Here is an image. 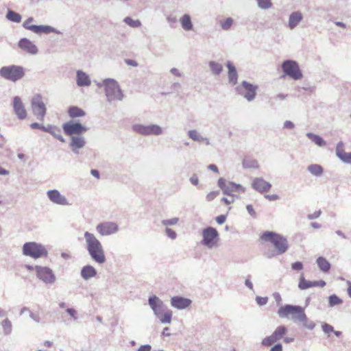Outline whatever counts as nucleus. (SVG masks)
<instances>
[{
  "mask_svg": "<svg viewBox=\"0 0 351 351\" xmlns=\"http://www.w3.org/2000/svg\"><path fill=\"white\" fill-rule=\"evenodd\" d=\"M260 241L265 245L264 254L267 258L284 254L289 248L287 239L272 231H265L260 236Z\"/></svg>",
  "mask_w": 351,
  "mask_h": 351,
  "instance_id": "obj_1",
  "label": "nucleus"
},
{
  "mask_svg": "<svg viewBox=\"0 0 351 351\" xmlns=\"http://www.w3.org/2000/svg\"><path fill=\"white\" fill-rule=\"evenodd\" d=\"M84 235L88 244V251L92 258L99 264L105 263L106 257L101 243L89 232H86Z\"/></svg>",
  "mask_w": 351,
  "mask_h": 351,
  "instance_id": "obj_2",
  "label": "nucleus"
},
{
  "mask_svg": "<svg viewBox=\"0 0 351 351\" xmlns=\"http://www.w3.org/2000/svg\"><path fill=\"white\" fill-rule=\"evenodd\" d=\"M278 313L281 318L291 316L292 319L300 322H304L307 318L303 307L300 306L290 304L282 306L279 308Z\"/></svg>",
  "mask_w": 351,
  "mask_h": 351,
  "instance_id": "obj_3",
  "label": "nucleus"
},
{
  "mask_svg": "<svg viewBox=\"0 0 351 351\" xmlns=\"http://www.w3.org/2000/svg\"><path fill=\"white\" fill-rule=\"evenodd\" d=\"M25 74L23 66L11 65L3 66L0 69V75L11 82H16L23 78Z\"/></svg>",
  "mask_w": 351,
  "mask_h": 351,
  "instance_id": "obj_4",
  "label": "nucleus"
},
{
  "mask_svg": "<svg viewBox=\"0 0 351 351\" xmlns=\"http://www.w3.org/2000/svg\"><path fill=\"white\" fill-rule=\"evenodd\" d=\"M23 253L25 256H31L34 258L46 257L47 251L43 245L36 243H26L23 246Z\"/></svg>",
  "mask_w": 351,
  "mask_h": 351,
  "instance_id": "obj_5",
  "label": "nucleus"
},
{
  "mask_svg": "<svg viewBox=\"0 0 351 351\" xmlns=\"http://www.w3.org/2000/svg\"><path fill=\"white\" fill-rule=\"evenodd\" d=\"M202 244L212 248L217 245L219 241L218 231L212 227H208L202 230Z\"/></svg>",
  "mask_w": 351,
  "mask_h": 351,
  "instance_id": "obj_6",
  "label": "nucleus"
},
{
  "mask_svg": "<svg viewBox=\"0 0 351 351\" xmlns=\"http://www.w3.org/2000/svg\"><path fill=\"white\" fill-rule=\"evenodd\" d=\"M106 94L108 101L120 100L123 98V93L114 80H106L104 82Z\"/></svg>",
  "mask_w": 351,
  "mask_h": 351,
  "instance_id": "obj_7",
  "label": "nucleus"
},
{
  "mask_svg": "<svg viewBox=\"0 0 351 351\" xmlns=\"http://www.w3.org/2000/svg\"><path fill=\"white\" fill-rule=\"evenodd\" d=\"M282 69L285 75L293 78L294 80H299L302 77V73L296 62L287 60L283 62Z\"/></svg>",
  "mask_w": 351,
  "mask_h": 351,
  "instance_id": "obj_8",
  "label": "nucleus"
},
{
  "mask_svg": "<svg viewBox=\"0 0 351 351\" xmlns=\"http://www.w3.org/2000/svg\"><path fill=\"white\" fill-rule=\"evenodd\" d=\"M31 105L34 114L38 119L43 121L46 114V108L42 96L39 94L34 95L32 99Z\"/></svg>",
  "mask_w": 351,
  "mask_h": 351,
  "instance_id": "obj_9",
  "label": "nucleus"
},
{
  "mask_svg": "<svg viewBox=\"0 0 351 351\" xmlns=\"http://www.w3.org/2000/svg\"><path fill=\"white\" fill-rule=\"evenodd\" d=\"M287 332V327L283 325L279 326L270 336L267 337L263 340L262 344L264 346H270L278 340L282 339Z\"/></svg>",
  "mask_w": 351,
  "mask_h": 351,
  "instance_id": "obj_10",
  "label": "nucleus"
},
{
  "mask_svg": "<svg viewBox=\"0 0 351 351\" xmlns=\"http://www.w3.org/2000/svg\"><path fill=\"white\" fill-rule=\"evenodd\" d=\"M64 134L67 136H72L74 134H81L86 132V126L81 125V123L75 121H68L63 124Z\"/></svg>",
  "mask_w": 351,
  "mask_h": 351,
  "instance_id": "obj_11",
  "label": "nucleus"
},
{
  "mask_svg": "<svg viewBox=\"0 0 351 351\" xmlns=\"http://www.w3.org/2000/svg\"><path fill=\"white\" fill-rule=\"evenodd\" d=\"M133 130L142 135H159L162 133V129L158 125H133Z\"/></svg>",
  "mask_w": 351,
  "mask_h": 351,
  "instance_id": "obj_12",
  "label": "nucleus"
},
{
  "mask_svg": "<svg viewBox=\"0 0 351 351\" xmlns=\"http://www.w3.org/2000/svg\"><path fill=\"white\" fill-rule=\"evenodd\" d=\"M37 277L45 283H53L56 280V276L53 271L48 267H35Z\"/></svg>",
  "mask_w": 351,
  "mask_h": 351,
  "instance_id": "obj_13",
  "label": "nucleus"
},
{
  "mask_svg": "<svg viewBox=\"0 0 351 351\" xmlns=\"http://www.w3.org/2000/svg\"><path fill=\"white\" fill-rule=\"evenodd\" d=\"M237 89L241 94L244 95L245 98L250 101L256 97L257 86L246 82H243L241 86L237 87Z\"/></svg>",
  "mask_w": 351,
  "mask_h": 351,
  "instance_id": "obj_14",
  "label": "nucleus"
},
{
  "mask_svg": "<svg viewBox=\"0 0 351 351\" xmlns=\"http://www.w3.org/2000/svg\"><path fill=\"white\" fill-rule=\"evenodd\" d=\"M326 285V282L323 280L315 281L307 280L304 277V274H302L300 277L298 287L301 290H305L312 287L323 288L325 287Z\"/></svg>",
  "mask_w": 351,
  "mask_h": 351,
  "instance_id": "obj_15",
  "label": "nucleus"
},
{
  "mask_svg": "<svg viewBox=\"0 0 351 351\" xmlns=\"http://www.w3.org/2000/svg\"><path fill=\"white\" fill-rule=\"evenodd\" d=\"M219 186L222 188L224 194L228 195H234L235 193L241 194L245 191V187L241 184H237L234 182L223 183L219 182Z\"/></svg>",
  "mask_w": 351,
  "mask_h": 351,
  "instance_id": "obj_16",
  "label": "nucleus"
},
{
  "mask_svg": "<svg viewBox=\"0 0 351 351\" xmlns=\"http://www.w3.org/2000/svg\"><path fill=\"white\" fill-rule=\"evenodd\" d=\"M118 226L113 222H104L98 224L96 227L97 231L101 235H110L118 231Z\"/></svg>",
  "mask_w": 351,
  "mask_h": 351,
  "instance_id": "obj_17",
  "label": "nucleus"
},
{
  "mask_svg": "<svg viewBox=\"0 0 351 351\" xmlns=\"http://www.w3.org/2000/svg\"><path fill=\"white\" fill-rule=\"evenodd\" d=\"M252 186L260 193H266L270 190L271 184L262 178H256L253 180Z\"/></svg>",
  "mask_w": 351,
  "mask_h": 351,
  "instance_id": "obj_18",
  "label": "nucleus"
},
{
  "mask_svg": "<svg viewBox=\"0 0 351 351\" xmlns=\"http://www.w3.org/2000/svg\"><path fill=\"white\" fill-rule=\"evenodd\" d=\"M13 108L14 112L20 119H23L26 117L27 113L25 107L19 97H15L13 100Z\"/></svg>",
  "mask_w": 351,
  "mask_h": 351,
  "instance_id": "obj_19",
  "label": "nucleus"
},
{
  "mask_svg": "<svg viewBox=\"0 0 351 351\" xmlns=\"http://www.w3.org/2000/svg\"><path fill=\"white\" fill-rule=\"evenodd\" d=\"M191 302L190 299L179 296L173 297L171 300V305L177 309H184V308L189 306Z\"/></svg>",
  "mask_w": 351,
  "mask_h": 351,
  "instance_id": "obj_20",
  "label": "nucleus"
},
{
  "mask_svg": "<svg viewBox=\"0 0 351 351\" xmlns=\"http://www.w3.org/2000/svg\"><path fill=\"white\" fill-rule=\"evenodd\" d=\"M49 199L53 203L65 205L66 204V199L58 190H50L47 191Z\"/></svg>",
  "mask_w": 351,
  "mask_h": 351,
  "instance_id": "obj_21",
  "label": "nucleus"
},
{
  "mask_svg": "<svg viewBox=\"0 0 351 351\" xmlns=\"http://www.w3.org/2000/svg\"><path fill=\"white\" fill-rule=\"evenodd\" d=\"M19 46L23 51L32 54H35L38 52L37 47L32 42L26 38L21 40L19 43Z\"/></svg>",
  "mask_w": 351,
  "mask_h": 351,
  "instance_id": "obj_22",
  "label": "nucleus"
},
{
  "mask_svg": "<svg viewBox=\"0 0 351 351\" xmlns=\"http://www.w3.org/2000/svg\"><path fill=\"white\" fill-rule=\"evenodd\" d=\"M228 69V76L229 82L232 85H236L238 82V73L235 66L230 62L226 64Z\"/></svg>",
  "mask_w": 351,
  "mask_h": 351,
  "instance_id": "obj_23",
  "label": "nucleus"
},
{
  "mask_svg": "<svg viewBox=\"0 0 351 351\" xmlns=\"http://www.w3.org/2000/svg\"><path fill=\"white\" fill-rule=\"evenodd\" d=\"M77 84L79 86H88L90 84V77L86 73L77 71Z\"/></svg>",
  "mask_w": 351,
  "mask_h": 351,
  "instance_id": "obj_24",
  "label": "nucleus"
},
{
  "mask_svg": "<svg viewBox=\"0 0 351 351\" xmlns=\"http://www.w3.org/2000/svg\"><path fill=\"white\" fill-rule=\"evenodd\" d=\"M243 167L245 169H258L259 164L256 159L246 156L244 157V159H243Z\"/></svg>",
  "mask_w": 351,
  "mask_h": 351,
  "instance_id": "obj_25",
  "label": "nucleus"
},
{
  "mask_svg": "<svg viewBox=\"0 0 351 351\" xmlns=\"http://www.w3.org/2000/svg\"><path fill=\"white\" fill-rule=\"evenodd\" d=\"M302 14L299 11L292 13L289 19V27L293 29L302 20Z\"/></svg>",
  "mask_w": 351,
  "mask_h": 351,
  "instance_id": "obj_26",
  "label": "nucleus"
},
{
  "mask_svg": "<svg viewBox=\"0 0 351 351\" xmlns=\"http://www.w3.org/2000/svg\"><path fill=\"white\" fill-rule=\"evenodd\" d=\"M85 145L84 138L79 136H72L70 145L73 152H76L77 149H81Z\"/></svg>",
  "mask_w": 351,
  "mask_h": 351,
  "instance_id": "obj_27",
  "label": "nucleus"
},
{
  "mask_svg": "<svg viewBox=\"0 0 351 351\" xmlns=\"http://www.w3.org/2000/svg\"><path fill=\"white\" fill-rule=\"evenodd\" d=\"M97 271L94 267L90 265L84 267L81 271L82 277L84 279L88 280L90 278L95 276Z\"/></svg>",
  "mask_w": 351,
  "mask_h": 351,
  "instance_id": "obj_28",
  "label": "nucleus"
},
{
  "mask_svg": "<svg viewBox=\"0 0 351 351\" xmlns=\"http://www.w3.org/2000/svg\"><path fill=\"white\" fill-rule=\"evenodd\" d=\"M316 263L319 268L324 272H328L331 268L330 262L324 257L319 256L317 258Z\"/></svg>",
  "mask_w": 351,
  "mask_h": 351,
  "instance_id": "obj_29",
  "label": "nucleus"
},
{
  "mask_svg": "<svg viewBox=\"0 0 351 351\" xmlns=\"http://www.w3.org/2000/svg\"><path fill=\"white\" fill-rule=\"evenodd\" d=\"M30 30L37 34H48L54 31V29L49 25H34L30 27Z\"/></svg>",
  "mask_w": 351,
  "mask_h": 351,
  "instance_id": "obj_30",
  "label": "nucleus"
},
{
  "mask_svg": "<svg viewBox=\"0 0 351 351\" xmlns=\"http://www.w3.org/2000/svg\"><path fill=\"white\" fill-rule=\"evenodd\" d=\"M149 303L155 314L158 315L162 308V302L158 300L157 297L153 296L149 298Z\"/></svg>",
  "mask_w": 351,
  "mask_h": 351,
  "instance_id": "obj_31",
  "label": "nucleus"
},
{
  "mask_svg": "<svg viewBox=\"0 0 351 351\" xmlns=\"http://www.w3.org/2000/svg\"><path fill=\"white\" fill-rule=\"evenodd\" d=\"M182 28L185 30H191L193 28V24L191 17L189 14H184L180 20Z\"/></svg>",
  "mask_w": 351,
  "mask_h": 351,
  "instance_id": "obj_32",
  "label": "nucleus"
},
{
  "mask_svg": "<svg viewBox=\"0 0 351 351\" xmlns=\"http://www.w3.org/2000/svg\"><path fill=\"white\" fill-rule=\"evenodd\" d=\"M68 114L71 118L83 117L86 114L85 112L82 109L75 106L71 107L68 110Z\"/></svg>",
  "mask_w": 351,
  "mask_h": 351,
  "instance_id": "obj_33",
  "label": "nucleus"
},
{
  "mask_svg": "<svg viewBox=\"0 0 351 351\" xmlns=\"http://www.w3.org/2000/svg\"><path fill=\"white\" fill-rule=\"evenodd\" d=\"M347 154L343 148V143L342 142H339L336 147V155L343 161L346 158Z\"/></svg>",
  "mask_w": 351,
  "mask_h": 351,
  "instance_id": "obj_34",
  "label": "nucleus"
},
{
  "mask_svg": "<svg viewBox=\"0 0 351 351\" xmlns=\"http://www.w3.org/2000/svg\"><path fill=\"white\" fill-rule=\"evenodd\" d=\"M308 169L311 174L316 176H321L323 172V168L322 166L317 164L311 165L308 166Z\"/></svg>",
  "mask_w": 351,
  "mask_h": 351,
  "instance_id": "obj_35",
  "label": "nucleus"
},
{
  "mask_svg": "<svg viewBox=\"0 0 351 351\" xmlns=\"http://www.w3.org/2000/svg\"><path fill=\"white\" fill-rule=\"evenodd\" d=\"M6 18L9 21L15 23H20L21 21V16L19 14L14 12V11H10V10L8 11Z\"/></svg>",
  "mask_w": 351,
  "mask_h": 351,
  "instance_id": "obj_36",
  "label": "nucleus"
},
{
  "mask_svg": "<svg viewBox=\"0 0 351 351\" xmlns=\"http://www.w3.org/2000/svg\"><path fill=\"white\" fill-rule=\"evenodd\" d=\"M308 136L310 138V139L312 141H313L315 144H317V145L324 146L326 145L325 141L319 136L314 135L312 134H308Z\"/></svg>",
  "mask_w": 351,
  "mask_h": 351,
  "instance_id": "obj_37",
  "label": "nucleus"
},
{
  "mask_svg": "<svg viewBox=\"0 0 351 351\" xmlns=\"http://www.w3.org/2000/svg\"><path fill=\"white\" fill-rule=\"evenodd\" d=\"M209 66L215 74H219L223 71V66L215 62H210Z\"/></svg>",
  "mask_w": 351,
  "mask_h": 351,
  "instance_id": "obj_38",
  "label": "nucleus"
},
{
  "mask_svg": "<svg viewBox=\"0 0 351 351\" xmlns=\"http://www.w3.org/2000/svg\"><path fill=\"white\" fill-rule=\"evenodd\" d=\"M160 320L162 323H170L172 319V312L169 311L163 313L162 315H158Z\"/></svg>",
  "mask_w": 351,
  "mask_h": 351,
  "instance_id": "obj_39",
  "label": "nucleus"
},
{
  "mask_svg": "<svg viewBox=\"0 0 351 351\" xmlns=\"http://www.w3.org/2000/svg\"><path fill=\"white\" fill-rule=\"evenodd\" d=\"M3 332L5 335H10L12 331V324L8 319H4L1 323Z\"/></svg>",
  "mask_w": 351,
  "mask_h": 351,
  "instance_id": "obj_40",
  "label": "nucleus"
},
{
  "mask_svg": "<svg viewBox=\"0 0 351 351\" xmlns=\"http://www.w3.org/2000/svg\"><path fill=\"white\" fill-rule=\"evenodd\" d=\"M45 131L49 132L55 138L60 140L62 142H64L65 139L63 138V136L60 134V130L57 129H50V130H46Z\"/></svg>",
  "mask_w": 351,
  "mask_h": 351,
  "instance_id": "obj_41",
  "label": "nucleus"
},
{
  "mask_svg": "<svg viewBox=\"0 0 351 351\" xmlns=\"http://www.w3.org/2000/svg\"><path fill=\"white\" fill-rule=\"evenodd\" d=\"M343 302L342 300L340 299L336 295H332L329 297V303L330 306H335L340 304Z\"/></svg>",
  "mask_w": 351,
  "mask_h": 351,
  "instance_id": "obj_42",
  "label": "nucleus"
},
{
  "mask_svg": "<svg viewBox=\"0 0 351 351\" xmlns=\"http://www.w3.org/2000/svg\"><path fill=\"white\" fill-rule=\"evenodd\" d=\"M124 21L128 25L133 27H136L141 25V22L138 20L134 21V19H132V18L130 17L125 18Z\"/></svg>",
  "mask_w": 351,
  "mask_h": 351,
  "instance_id": "obj_43",
  "label": "nucleus"
},
{
  "mask_svg": "<svg viewBox=\"0 0 351 351\" xmlns=\"http://www.w3.org/2000/svg\"><path fill=\"white\" fill-rule=\"evenodd\" d=\"M189 136L191 138H192L194 141H202V138L199 135L197 131L196 130H191L189 132Z\"/></svg>",
  "mask_w": 351,
  "mask_h": 351,
  "instance_id": "obj_44",
  "label": "nucleus"
},
{
  "mask_svg": "<svg viewBox=\"0 0 351 351\" xmlns=\"http://www.w3.org/2000/svg\"><path fill=\"white\" fill-rule=\"evenodd\" d=\"M232 24V19L230 18L226 19L225 21H223L222 23H221V25H222V27L223 29H228L230 27V26Z\"/></svg>",
  "mask_w": 351,
  "mask_h": 351,
  "instance_id": "obj_45",
  "label": "nucleus"
},
{
  "mask_svg": "<svg viewBox=\"0 0 351 351\" xmlns=\"http://www.w3.org/2000/svg\"><path fill=\"white\" fill-rule=\"evenodd\" d=\"M258 5L262 8H269L271 5L270 0H257Z\"/></svg>",
  "mask_w": 351,
  "mask_h": 351,
  "instance_id": "obj_46",
  "label": "nucleus"
},
{
  "mask_svg": "<svg viewBox=\"0 0 351 351\" xmlns=\"http://www.w3.org/2000/svg\"><path fill=\"white\" fill-rule=\"evenodd\" d=\"M291 269L295 271H301L304 269L303 263L302 262H294L291 265Z\"/></svg>",
  "mask_w": 351,
  "mask_h": 351,
  "instance_id": "obj_47",
  "label": "nucleus"
},
{
  "mask_svg": "<svg viewBox=\"0 0 351 351\" xmlns=\"http://www.w3.org/2000/svg\"><path fill=\"white\" fill-rule=\"evenodd\" d=\"M322 329L326 334H330V332H333L334 331L333 327L327 323L322 324Z\"/></svg>",
  "mask_w": 351,
  "mask_h": 351,
  "instance_id": "obj_48",
  "label": "nucleus"
},
{
  "mask_svg": "<svg viewBox=\"0 0 351 351\" xmlns=\"http://www.w3.org/2000/svg\"><path fill=\"white\" fill-rule=\"evenodd\" d=\"M218 192L217 191H211L207 195H206V199L207 201L210 202V201H212L213 199H215L217 197V195H218Z\"/></svg>",
  "mask_w": 351,
  "mask_h": 351,
  "instance_id": "obj_49",
  "label": "nucleus"
},
{
  "mask_svg": "<svg viewBox=\"0 0 351 351\" xmlns=\"http://www.w3.org/2000/svg\"><path fill=\"white\" fill-rule=\"evenodd\" d=\"M178 221V218H173V219H169V220H164L162 221V224L165 226H172V225L176 224Z\"/></svg>",
  "mask_w": 351,
  "mask_h": 351,
  "instance_id": "obj_50",
  "label": "nucleus"
},
{
  "mask_svg": "<svg viewBox=\"0 0 351 351\" xmlns=\"http://www.w3.org/2000/svg\"><path fill=\"white\" fill-rule=\"evenodd\" d=\"M32 21H33L32 18H29V19H27L25 21H24V23L23 24V27L25 28L30 30V27H34V25L32 24Z\"/></svg>",
  "mask_w": 351,
  "mask_h": 351,
  "instance_id": "obj_51",
  "label": "nucleus"
},
{
  "mask_svg": "<svg viewBox=\"0 0 351 351\" xmlns=\"http://www.w3.org/2000/svg\"><path fill=\"white\" fill-rule=\"evenodd\" d=\"M265 198L269 201H276L279 199L278 195H265Z\"/></svg>",
  "mask_w": 351,
  "mask_h": 351,
  "instance_id": "obj_52",
  "label": "nucleus"
},
{
  "mask_svg": "<svg viewBox=\"0 0 351 351\" xmlns=\"http://www.w3.org/2000/svg\"><path fill=\"white\" fill-rule=\"evenodd\" d=\"M166 232L167 235L172 239H175L176 237V232L171 228H167Z\"/></svg>",
  "mask_w": 351,
  "mask_h": 351,
  "instance_id": "obj_53",
  "label": "nucleus"
},
{
  "mask_svg": "<svg viewBox=\"0 0 351 351\" xmlns=\"http://www.w3.org/2000/svg\"><path fill=\"white\" fill-rule=\"evenodd\" d=\"M226 217L224 215H219L218 217H217L216 221L219 224H223L226 221Z\"/></svg>",
  "mask_w": 351,
  "mask_h": 351,
  "instance_id": "obj_54",
  "label": "nucleus"
},
{
  "mask_svg": "<svg viewBox=\"0 0 351 351\" xmlns=\"http://www.w3.org/2000/svg\"><path fill=\"white\" fill-rule=\"evenodd\" d=\"M246 209L250 215L253 216L254 217L256 216V212L252 205H247Z\"/></svg>",
  "mask_w": 351,
  "mask_h": 351,
  "instance_id": "obj_55",
  "label": "nucleus"
},
{
  "mask_svg": "<svg viewBox=\"0 0 351 351\" xmlns=\"http://www.w3.org/2000/svg\"><path fill=\"white\" fill-rule=\"evenodd\" d=\"M270 351H282V346L280 343H277L271 348Z\"/></svg>",
  "mask_w": 351,
  "mask_h": 351,
  "instance_id": "obj_56",
  "label": "nucleus"
},
{
  "mask_svg": "<svg viewBox=\"0 0 351 351\" xmlns=\"http://www.w3.org/2000/svg\"><path fill=\"white\" fill-rule=\"evenodd\" d=\"M31 127L32 129H42L43 130L45 131L46 129H45V126H42L38 123H32L31 125Z\"/></svg>",
  "mask_w": 351,
  "mask_h": 351,
  "instance_id": "obj_57",
  "label": "nucleus"
},
{
  "mask_svg": "<svg viewBox=\"0 0 351 351\" xmlns=\"http://www.w3.org/2000/svg\"><path fill=\"white\" fill-rule=\"evenodd\" d=\"M284 127H285V128L291 130L293 128L294 125H293V123L291 122V121H286L284 123Z\"/></svg>",
  "mask_w": 351,
  "mask_h": 351,
  "instance_id": "obj_58",
  "label": "nucleus"
},
{
  "mask_svg": "<svg viewBox=\"0 0 351 351\" xmlns=\"http://www.w3.org/2000/svg\"><path fill=\"white\" fill-rule=\"evenodd\" d=\"M152 347L149 345L141 346L138 348L137 351H151Z\"/></svg>",
  "mask_w": 351,
  "mask_h": 351,
  "instance_id": "obj_59",
  "label": "nucleus"
},
{
  "mask_svg": "<svg viewBox=\"0 0 351 351\" xmlns=\"http://www.w3.org/2000/svg\"><path fill=\"white\" fill-rule=\"evenodd\" d=\"M256 301L259 304L263 305L266 304L267 299V298L257 297Z\"/></svg>",
  "mask_w": 351,
  "mask_h": 351,
  "instance_id": "obj_60",
  "label": "nucleus"
},
{
  "mask_svg": "<svg viewBox=\"0 0 351 351\" xmlns=\"http://www.w3.org/2000/svg\"><path fill=\"white\" fill-rule=\"evenodd\" d=\"M208 168L211 169L213 172H219L218 167L217 165L211 164L208 165Z\"/></svg>",
  "mask_w": 351,
  "mask_h": 351,
  "instance_id": "obj_61",
  "label": "nucleus"
},
{
  "mask_svg": "<svg viewBox=\"0 0 351 351\" xmlns=\"http://www.w3.org/2000/svg\"><path fill=\"white\" fill-rule=\"evenodd\" d=\"M344 162L350 163L351 164V152L348 153L346 158L343 160Z\"/></svg>",
  "mask_w": 351,
  "mask_h": 351,
  "instance_id": "obj_62",
  "label": "nucleus"
},
{
  "mask_svg": "<svg viewBox=\"0 0 351 351\" xmlns=\"http://www.w3.org/2000/svg\"><path fill=\"white\" fill-rule=\"evenodd\" d=\"M125 62L128 64V65H130L132 66H137V63L134 61V60H125Z\"/></svg>",
  "mask_w": 351,
  "mask_h": 351,
  "instance_id": "obj_63",
  "label": "nucleus"
},
{
  "mask_svg": "<svg viewBox=\"0 0 351 351\" xmlns=\"http://www.w3.org/2000/svg\"><path fill=\"white\" fill-rule=\"evenodd\" d=\"M66 312L73 317H75V315L76 314V312L73 308H68L66 310Z\"/></svg>",
  "mask_w": 351,
  "mask_h": 351,
  "instance_id": "obj_64",
  "label": "nucleus"
}]
</instances>
